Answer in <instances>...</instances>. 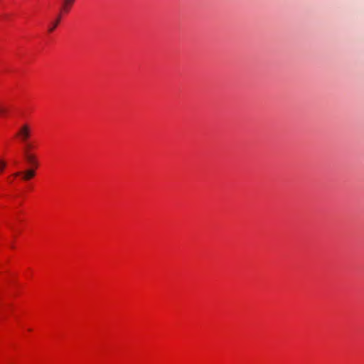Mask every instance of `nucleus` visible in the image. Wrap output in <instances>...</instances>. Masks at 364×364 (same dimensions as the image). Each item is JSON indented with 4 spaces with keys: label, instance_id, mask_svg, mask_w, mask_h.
Listing matches in <instances>:
<instances>
[{
    "label": "nucleus",
    "instance_id": "f257e3e1",
    "mask_svg": "<svg viewBox=\"0 0 364 364\" xmlns=\"http://www.w3.org/2000/svg\"><path fill=\"white\" fill-rule=\"evenodd\" d=\"M23 147L22 152L25 161L28 164L31 165L32 166L38 167L37 156L32 151L35 148L34 144L29 141H26V142H23Z\"/></svg>",
    "mask_w": 364,
    "mask_h": 364
},
{
    "label": "nucleus",
    "instance_id": "f03ea898",
    "mask_svg": "<svg viewBox=\"0 0 364 364\" xmlns=\"http://www.w3.org/2000/svg\"><path fill=\"white\" fill-rule=\"evenodd\" d=\"M17 136L23 143L28 141L31 136V128L28 124H23L17 133Z\"/></svg>",
    "mask_w": 364,
    "mask_h": 364
},
{
    "label": "nucleus",
    "instance_id": "7ed1b4c3",
    "mask_svg": "<svg viewBox=\"0 0 364 364\" xmlns=\"http://www.w3.org/2000/svg\"><path fill=\"white\" fill-rule=\"evenodd\" d=\"M31 168L23 172H16L14 173V176H21L23 181H28L36 175L35 169L38 167H34L30 165Z\"/></svg>",
    "mask_w": 364,
    "mask_h": 364
},
{
    "label": "nucleus",
    "instance_id": "20e7f679",
    "mask_svg": "<svg viewBox=\"0 0 364 364\" xmlns=\"http://www.w3.org/2000/svg\"><path fill=\"white\" fill-rule=\"evenodd\" d=\"M60 19H61V14H59L56 20L54 22H53L52 25L48 28V32L51 33L55 29V28L58 26L59 22L60 21Z\"/></svg>",
    "mask_w": 364,
    "mask_h": 364
},
{
    "label": "nucleus",
    "instance_id": "39448f33",
    "mask_svg": "<svg viewBox=\"0 0 364 364\" xmlns=\"http://www.w3.org/2000/svg\"><path fill=\"white\" fill-rule=\"evenodd\" d=\"M71 6L72 5L68 4L67 3H63L62 1L60 12L68 13L70 11Z\"/></svg>",
    "mask_w": 364,
    "mask_h": 364
},
{
    "label": "nucleus",
    "instance_id": "423d86ee",
    "mask_svg": "<svg viewBox=\"0 0 364 364\" xmlns=\"http://www.w3.org/2000/svg\"><path fill=\"white\" fill-rule=\"evenodd\" d=\"M10 111H11V110L9 108V107L3 105H0V113L8 112Z\"/></svg>",
    "mask_w": 364,
    "mask_h": 364
},
{
    "label": "nucleus",
    "instance_id": "0eeeda50",
    "mask_svg": "<svg viewBox=\"0 0 364 364\" xmlns=\"http://www.w3.org/2000/svg\"><path fill=\"white\" fill-rule=\"evenodd\" d=\"M6 166V163L4 161H0V172H2L4 168Z\"/></svg>",
    "mask_w": 364,
    "mask_h": 364
},
{
    "label": "nucleus",
    "instance_id": "6e6552de",
    "mask_svg": "<svg viewBox=\"0 0 364 364\" xmlns=\"http://www.w3.org/2000/svg\"><path fill=\"white\" fill-rule=\"evenodd\" d=\"M62 1L63 3H67V4L73 6V4L75 3V0H62Z\"/></svg>",
    "mask_w": 364,
    "mask_h": 364
}]
</instances>
